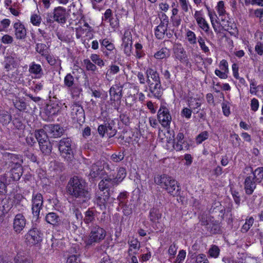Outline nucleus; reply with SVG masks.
Returning <instances> with one entry per match:
<instances>
[{
  "label": "nucleus",
  "mask_w": 263,
  "mask_h": 263,
  "mask_svg": "<svg viewBox=\"0 0 263 263\" xmlns=\"http://www.w3.org/2000/svg\"><path fill=\"white\" fill-rule=\"evenodd\" d=\"M10 177L13 181L18 180L23 174L22 166H11Z\"/></svg>",
  "instance_id": "4be33fe9"
},
{
  "label": "nucleus",
  "mask_w": 263,
  "mask_h": 263,
  "mask_svg": "<svg viewBox=\"0 0 263 263\" xmlns=\"http://www.w3.org/2000/svg\"><path fill=\"white\" fill-rule=\"evenodd\" d=\"M58 149L60 155L68 162H71L74 158L72 140L70 138H64L60 140Z\"/></svg>",
  "instance_id": "39448f33"
},
{
  "label": "nucleus",
  "mask_w": 263,
  "mask_h": 263,
  "mask_svg": "<svg viewBox=\"0 0 263 263\" xmlns=\"http://www.w3.org/2000/svg\"><path fill=\"white\" fill-rule=\"evenodd\" d=\"M149 218L154 222H159L161 219V214L159 210L156 208L152 209L149 212Z\"/></svg>",
  "instance_id": "c85d7f7f"
},
{
  "label": "nucleus",
  "mask_w": 263,
  "mask_h": 263,
  "mask_svg": "<svg viewBox=\"0 0 263 263\" xmlns=\"http://www.w3.org/2000/svg\"><path fill=\"white\" fill-rule=\"evenodd\" d=\"M122 86L120 84H116L111 87L109 89L111 100L114 101L121 100L122 97Z\"/></svg>",
  "instance_id": "4468645a"
},
{
  "label": "nucleus",
  "mask_w": 263,
  "mask_h": 263,
  "mask_svg": "<svg viewBox=\"0 0 263 263\" xmlns=\"http://www.w3.org/2000/svg\"><path fill=\"white\" fill-rule=\"evenodd\" d=\"M209 137V133L206 131H204L201 132L200 134H199L196 138V141L197 144L201 143L203 141L205 140L208 139Z\"/></svg>",
  "instance_id": "49530a36"
},
{
  "label": "nucleus",
  "mask_w": 263,
  "mask_h": 263,
  "mask_svg": "<svg viewBox=\"0 0 263 263\" xmlns=\"http://www.w3.org/2000/svg\"><path fill=\"white\" fill-rule=\"evenodd\" d=\"M31 22L33 25L38 26L41 24V17L37 14H33L31 17Z\"/></svg>",
  "instance_id": "13d9d810"
},
{
  "label": "nucleus",
  "mask_w": 263,
  "mask_h": 263,
  "mask_svg": "<svg viewBox=\"0 0 263 263\" xmlns=\"http://www.w3.org/2000/svg\"><path fill=\"white\" fill-rule=\"evenodd\" d=\"M122 45L124 48L125 53L127 55H130L132 51V43H122Z\"/></svg>",
  "instance_id": "e2e57ef3"
},
{
  "label": "nucleus",
  "mask_w": 263,
  "mask_h": 263,
  "mask_svg": "<svg viewBox=\"0 0 263 263\" xmlns=\"http://www.w3.org/2000/svg\"><path fill=\"white\" fill-rule=\"evenodd\" d=\"M186 37L190 44H195L196 43V36L194 32L189 30L186 33Z\"/></svg>",
  "instance_id": "09e8293b"
},
{
  "label": "nucleus",
  "mask_w": 263,
  "mask_h": 263,
  "mask_svg": "<svg viewBox=\"0 0 263 263\" xmlns=\"http://www.w3.org/2000/svg\"><path fill=\"white\" fill-rule=\"evenodd\" d=\"M14 263H32V260L29 257L17 254L14 259Z\"/></svg>",
  "instance_id": "c9c22d12"
},
{
  "label": "nucleus",
  "mask_w": 263,
  "mask_h": 263,
  "mask_svg": "<svg viewBox=\"0 0 263 263\" xmlns=\"http://www.w3.org/2000/svg\"><path fill=\"white\" fill-rule=\"evenodd\" d=\"M47 133V132H46L44 128L35 130V137L38 143L49 140L48 136Z\"/></svg>",
  "instance_id": "bb28decb"
},
{
  "label": "nucleus",
  "mask_w": 263,
  "mask_h": 263,
  "mask_svg": "<svg viewBox=\"0 0 263 263\" xmlns=\"http://www.w3.org/2000/svg\"><path fill=\"white\" fill-rule=\"evenodd\" d=\"M198 42L200 46L201 50L205 53L209 52V48L205 45L204 40L201 36L198 37Z\"/></svg>",
  "instance_id": "3c124183"
},
{
  "label": "nucleus",
  "mask_w": 263,
  "mask_h": 263,
  "mask_svg": "<svg viewBox=\"0 0 263 263\" xmlns=\"http://www.w3.org/2000/svg\"><path fill=\"white\" fill-rule=\"evenodd\" d=\"M135 47L136 49V54L137 57L138 58H141L143 57L144 55V53L142 50V45L140 43H137L135 45Z\"/></svg>",
  "instance_id": "6e6d98bb"
},
{
  "label": "nucleus",
  "mask_w": 263,
  "mask_h": 263,
  "mask_svg": "<svg viewBox=\"0 0 263 263\" xmlns=\"http://www.w3.org/2000/svg\"><path fill=\"white\" fill-rule=\"evenodd\" d=\"M146 83L149 90L153 95L157 98H160L163 93V89L161 84L159 73L152 68H148L146 71Z\"/></svg>",
  "instance_id": "f03ea898"
},
{
  "label": "nucleus",
  "mask_w": 263,
  "mask_h": 263,
  "mask_svg": "<svg viewBox=\"0 0 263 263\" xmlns=\"http://www.w3.org/2000/svg\"><path fill=\"white\" fill-rule=\"evenodd\" d=\"M43 199L41 194L33 195L32 199V212L37 219L39 217L41 209L42 208Z\"/></svg>",
  "instance_id": "6e6552de"
},
{
  "label": "nucleus",
  "mask_w": 263,
  "mask_h": 263,
  "mask_svg": "<svg viewBox=\"0 0 263 263\" xmlns=\"http://www.w3.org/2000/svg\"><path fill=\"white\" fill-rule=\"evenodd\" d=\"M184 135L182 133H179L176 139H174L173 147L177 151L183 150V144H184Z\"/></svg>",
  "instance_id": "b1692460"
},
{
  "label": "nucleus",
  "mask_w": 263,
  "mask_h": 263,
  "mask_svg": "<svg viewBox=\"0 0 263 263\" xmlns=\"http://www.w3.org/2000/svg\"><path fill=\"white\" fill-rule=\"evenodd\" d=\"M125 155L124 152H118L113 154L111 156V159L115 162H119L123 160Z\"/></svg>",
  "instance_id": "79ce46f5"
},
{
  "label": "nucleus",
  "mask_w": 263,
  "mask_h": 263,
  "mask_svg": "<svg viewBox=\"0 0 263 263\" xmlns=\"http://www.w3.org/2000/svg\"><path fill=\"white\" fill-rule=\"evenodd\" d=\"M1 40L2 42L4 44H11L13 42V39L11 36L5 34L2 37Z\"/></svg>",
  "instance_id": "69168bd1"
},
{
  "label": "nucleus",
  "mask_w": 263,
  "mask_h": 263,
  "mask_svg": "<svg viewBox=\"0 0 263 263\" xmlns=\"http://www.w3.org/2000/svg\"><path fill=\"white\" fill-rule=\"evenodd\" d=\"M46 221L53 226H59L62 221L61 217L58 214L54 212H50L46 216Z\"/></svg>",
  "instance_id": "a211bd4d"
},
{
  "label": "nucleus",
  "mask_w": 263,
  "mask_h": 263,
  "mask_svg": "<svg viewBox=\"0 0 263 263\" xmlns=\"http://www.w3.org/2000/svg\"><path fill=\"white\" fill-rule=\"evenodd\" d=\"M64 82L65 86L68 88L72 87L74 85L73 77L70 73L67 74L64 78Z\"/></svg>",
  "instance_id": "ea45409f"
},
{
  "label": "nucleus",
  "mask_w": 263,
  "mask_h": 263,
  "mask_svg": "<svg viewBox=\"0 0 263 263\" xmlns=\"http://www.w3.org/2000/svg\"><path fill=\"white\" fill-rule=\"evenodd\" d=\"M83 63L85 65L86 69L89 71H95L97 69V66L93 64L90 60L85 59L83 60Z\"/></svg>",
  "instance_id": "de8ad7c7"
},
{
  "label": "nucleus",
  "mask_w": 263,
  "mask_h": 263,
  "mask_svg": "<svg viewBox=\"0 0 263 263\" xmlns=\"http://www.w3.org/2000/svg\"><path fill=\"white\" fill-rule=\"evenodd\" d=\"M69 14L66 9L62 7H58L53 9V17L55 22L60 24H65L66 22Z\"/></svg>",
  "instance_id": "9b49d317"
},
{
  "label": "nucleus",
  "mask_w": 263,
  "mask_h": 263,
  "mask_svg": "<svg viewBox=\"0 0 263 263\" xmlns=\"http://www.w3.org/2000/svg\"><path fill=\"white\" fill-rule=\"evenodd\" d=\"M111 16H112V11L111 9H108L106 10L104 16L102 18L103 21H106L109 22L110 23V25H112L113 23L111 22Z\"/></svg>",
  "instance_id": "4d7b16f0"
},
{
  "label": "nucleus",
  "mask_w": 263,
  "mask_h": 263,
  "mask_svg": "<svg viewBox=\"0 0 263 263\" xmlns=\"http://www.w3.org/2000/svg\"><path fill=\"white\" fill-rule=\"evenodd\" d=\"M197 23L199 27L201 28L204 31H205L206 33L208 32L210 29V27L207 22L203 17L200 18L199 21H197Z\"/></svg>",
  "instance_id": "4c0bfd02"
},
{
  "label": "nucleus",
  "mask_w": 263,
  "mask_h": 263,
  "mask_svg": "<svg viewBox=\"0 0 263 263\" xmlns=\"http://www.w3.org/2000/svg\"><path fill=\"white\" fill-rule=\"evenodd\" d=\"M44 128L50 138H56L61 137L64 133V129L58 124L45 125Z\"/></svg>",
  "instance_id": "9d476101"
},
{
  "label": "nucleus",
  "mask_w": 263,
  "mask_h": 263,
  "mask_svg": "<svg viewBox=\"0 0 263 263\" xmlns=\"http://www.w3.org/2000/svg\"><path fill=\"white\" fill-rule=\"evenodd\" d=\"M123 212L125 216H128L132 213V208L131 206L127 204L123 205Z\"/></svg>",
  "instance_id": "0e129e2a"
},
{
  "label": "nucleus",
  "mask_w": 263,
  "mask_h": 263,
  "mask_svg": "<svg viewBox=\"0 0 263 263\" xmlns=\"http://www.w3.org/2000/svg\"><path fill=\"white\" fill-rule=\"evenodd\" d=\"M66 193L81 203L87 202L91 197L86 183L78 176H74L69 179L66 186Z\"/></svg>",
  "instance_id": "f257e3e1"
},
{
  "label": "nucleus",
  "mask_w": 263,
  "mask_h": 263,
  "mask_svg": "<svg viewBox=\"0 0 263 263\" xmlns=\"http://www.w3.org/2000/svg\"><path fill=\"white\" fill-rule=\"evenodd\" d=\"M170 55L169 50L166 48H162L154 54V57L157 59L162 60L168 57Z\"/></svg>",
  "instance_id": "473e14b6"
},
{
  "label": "nucleus",
  "mask_w": 263,
  "mask_h": 263,
  "mask_svg": "<svg viewBox=\"0 0 263 263\" xmlns=\"http://www.w3.org/2000/svg\"><path fill=\"white\" fill-rule=\"evenodd\" d=\"M106 126V134L109 138L114 137L117 132V130L110 123H105Z\"/></svg>",
  "instance_id": "37998d69"
},
{
  "label": "nucleus",
  "mask_w": 263,
  "mask_h": 263,
  "mask_svg": "<svg viewBox=\"0 0 263 263\" xmlns=\"http://www.w3.org/2000/svg\"><path fill=\"white\" fill-rule=\"evenodd\" d=\"M196 263H209L207 257L204 254H199L196 257Z\"/></svg>",
  "instance_id": "603ef678"
},
{
  "label": "nucleus",
  "mask_w": 263,
  "mask_h": 263,
  "mask_svg": "<svg viewBox=\"0 0 263 263\" xmlns=\"http://www.w3.org/2000/svg\"><path fill=\"white\" fill-rule=\"evenodd\" d=\"M253 179L257 183H260L263 179V167H259L253 172Z\"/></svg>",
  "instance_id": "72a5a7b5"
},
{
  "label": "nucleus",
  "mask_w": 263,
  "mask_h": 263,
  "mask_svg": "<svg viewBox=\"0 0 263 263\" xmlns=\"http://www.w3.org/2000/svg\"><path fill=\"white\" fill-rule=\"evenodd\" d=\"M192 110L191 109L188 108H184L181 111V115L183 117H185L187 119H189L191 117L192 115Z\"/></svg>",
  "instance_id": "338daca9"
},
{
  "label": "nucleus",
  "mask_w": 263,
  "mask_h": 263,
  "mask_svg": "<svg viewBox=\"0 0 263 263\" xmlns=\"http://www.w3.org/2000/svg\"><path fill=\"white\" fill-rule=\"evenodd\" d=\"M128 196V193L126 191H124L120 193L117 197V200L121 202H125L127 201Z\"/></svg>",
  "instance_id": "680f3d73"
},
{
  "label": "nucleus",
  "mask_w": 263,
  "mask_h": 263,
  "mask_svg": "<svg viewBox=\"0 0 263 263\" xmlns=\"http://www.w3.org/2000/svg\"><path fill=\"white\" fill-rule=\"evenodd\" d=\"M186 256V252L183 250H180L177 255V258L175 263H182L183 260L185 259Z\"/></svg>",
  "instance_id": "5fc2aeb1"
},
{
  "label": "nucleus",
  "mask_w": 263,
  "mask_h": 263,
  "mask_svg": "<svg viewBox=\"0 0 263 263\" xmlns=\"http://www.w3.org/2000/svg\"><path fill=\"white\" fill-rule=\"evenodd\" d=\"M128 244L130 248L128 249V253L129 254L130 252L132 251V249L139 250L140 247V243L137 239L133 238L130 241H128Z\"/></svg>",
  "instance_id": "e433bc0d"
},
{
  "label": "nucleus",
  "mask_w": 263,
  "mask_h": 263,
  "mask_svg": "<svg viewBox=\"0 0 263 263\" xmlns=\"http://www.w3.org/2000/svg\"><path fill=\"white\" fill-rule=\"evenodd\" d=\"M35 50L44 57L49 53L48 48L46 44L43 43H37L36 44Z\"/></svg>",
  "instance_id": "2f4dec72"
},
{
  "label": "nucleus",
  "mask_w": 263,
  "mask_h": 263,
  "mask_svg": "<svg viewBox=\"0 0 263 263\" xmlns=\"http://www.w3.org/2000/svg\"><path fill=\"white\" fill-rule=\"evenodd\" d=\"M1 204L2 205L4 212L7 213L12 209L13 211L15 206L13 208L11 200L10 198H5L1 201Z\"/></svg>",
  "instance_id": "c756f323"
},
{
  "label": "nucleus",
  "mask_w": 263,
  "mask_h": 263,
  "mask_svg": "<svg viewBox=\"0 0 263 263\" xmlns=\"http://www.w3.org/2000/svg\"><path fill=\"white\" fill-rule=\"evenodd\" d=\"M155 182L173 196L179 194L180 187L176 180L165 174L158 175L155 177Z\"/></svg>",
  "instance_id": "7ed1b4c3"
},
{
  "label": "nucleus",
  "mask_w": 263,
  "mask_h": 263,
  "mask_svg": "<svg viewBox=\"0 0 263 263\" xmlns=\"http://www.w3.org/2000/svg\"><path fill=\"white\" fill-rule=\"evenodd\" d=\"M219 253L220 249L216 245H212L208 251L209 255L213 258H217Z\"/></svg>",
  "instance_id": "58836bf2"
},
{
  "label": "nucleus",
  "mask_w": 263,
  "mask_h": 263,
  "mask_svg": "<svg viewBox=\"0 0 263 263\" xmlns=\"http://www.w3.org/2000/svg\"><path fill=\"white\" fill-rule=\"evenodd\" d=\"M256 182L253 178L251 176L247 177L245 181V189L246 193L248 195H251L253 192L254 189L256 188Z\"/></svg>",
  "instance_id": "6ab92c4d"
},
{
  "label": "nucleus",
  "mask_w": 263,
  "mask_h": 263,
  "mask_svg": "<svg viewBox=\"0 0 263 263\" xmlns=\"http://www.w3.org/2000/svg\"><path fill=\"white\" fill-rule=\"evenodd\" d=\"M230 137L233 145H234L235 146H237L239 145L240 139L239 138L237 134L235 133L232 134L231 135Z\"/></svg>",
  "instance_id": "bf43d9fd"
},
{
  "label": "nucleus",
  "mask_w": 263,
  "mask_h": 263,
  "mask_svg": "<svg viewBox=\"0 0 263 263\" xmlns=\"http://www.w3.org/2000/svg\"><path fill=\"white\" fill-rule=\"evenodd\" d=\"M109 198L110 193L109 190H107L105 192H103V194L96 196V202L99 205H105L108 202Z\"/></svg>",
  "instance_id": "a878e982"
},
{
  "label": "nucleus",
  "mask_w": 263,
  "mask_h": 263,
  "mask_svg": "<svg viewBox=\"0 0 263 263\" xmlns=\"http://www.w3.org/2000/svg\"><path fill=\"white\" fill-rule=\"evenodd\" d=\"M9 166H22L23 160L18 156L12 154H7Z\"/></svg>",
  "instance_id": "5701e85b"
},
{
  "label": "nucleus",
  "mask_w": 263,
  "mask_h": 263,
  "mask_svg": "<svg viewBox=\"0 0 263 263\" xmlns=\"http://www.w3.org/2000/svg\"><path fill=\"white\" fill-rule=\"evenodd\" d=\"M11 120V116L7 111H3L0 113V123L3 125H7Z\"/></svg>",
  "instance_id": "f704fd0d"
},
{
  "label": "nucleus",
  "mask_w": 263,
  "mask_h": 263,
  "mask_svg": "<svg viewBox=\"0 0 263 263\" xmlns=\"http://www.w3.org/2000/svg\"><path fill=\"white\" fill-rule=\"evenodd\" d=\"M14 29L15 30V35L17 39H24L26 36V30L21 22H17L14 24Z\"/></svg>",
  "instance_id": "f3484780"
},
{
  "label": "nucleus",
  "mask_w": 263,
  "mask_h": 263,
  "mask_svg": "<svg viewBox=\"0 0 263 263\" xmlns=\"http://www.w3.org/2000/svg\"><path fill=\"white\" fill-rule=\"evenodd\" d=\"M45 58H46L48 63L51 66L55 65L57 62L56 59L49 53L46 55Z\"/></svg>",
  "instance_id": "774afa93"
},
{
  "label": "nucleus",
  "mask_w": 263,
  "mask_h": 263,
  "mask_svg": "<svg viewBox=\"0 0 263 263\" xmlns=\"http://www.w3.org/2000/svg\"><path fill=\"white\" fill-rule=\"evenodd\" d=\"M97 214V212L96 210L91 209H88L84 213V222L87 225L90 223L93 224Z\"/></svg>",
  "instance_id": "aec40b11"
},
{
  "label": "nucleus",
  "mask_w": 263,
  "mask_h": 263,
  "mask_svg": "<svg viewBox=\"0 0 263 263\" xmlns=\"http://www.w3.org/2000/svg\"><path fill=\"white\" fill-rule=\"evenodd\" d=\"M89 228L90 233L88 238L85 241L86 247L87 248L95 246L96 243H99L106 236V231L97 224H92Z\"/></svg>",
  "instance_id": "20e7f679"
},
{
  "label": "nucleus",
  "mask_w": 263,
  "mask_h": 263,
  "mask_svg": "<svg viewBox=\"0 0 263 263\" xmlns=\"http://www.w3.org/2000/svg\"><path fill=\"white\" fill-rule=\"evenodd\" d=\"M132 33L129 30H126L122 37V43H132Z\"/></svg>",
  "instance_id": "a18cd8bd"
},
{
  "label": "nucleus",
  "mask_w": 263,
  "mask_h": 263,
  "mask_svg": "<svg viewBox=\"0 0 263 263\" xmlns=\"http://www.w3.org/2000/svg\"><path fill=\"white\" fill-rule=\"evenodd\" d=\"M14 106L16 108L20 111H24L26 109L27 105L26 102L23 99H19L14 102Z\"/></svg>",
  "instance_id": "a19ab883"
},
{
  "label": "nucleus",
  "mask_w": 263,
  "mask_h": 263,
  "mask_svg": "<svg viewBox=\"0 0 263 263\" xmlns=\"http://www.w3.org/2000/svg\"><path fill=\"white\" fill-rule=\"evenodd\" d=\"M174 52L176 59L181 62L187 61L186 52L181 44H176L174 47Z\"/></svg>",
  "instance_id": "dca6fc26"
},
{
  "label": "nucleus",
  "mask_w": 263,
  "mask_h": 263,
  "mask_svg": "<svg viewBox=\"0 0 263 263\" xmlns=\"http://www.w3.org/2000/svg\"><path fill=\"white\" fill-rule=\"evenodd\" d=\"M40 150L45 156H49L51 153L52 147L49 140L39 143Z\"/></svg>",
  "instance_id": "393cba45"
},
{
  "label": "nucleus",
  "mask_w": 263,
  "mask_h": 263,
  "mask_svg": "<svg viewBox=\"0 0 263 263\" xmlns=\"http://www.w3.org/2000/svg\"><path fill=\"white\" fill-rule=\"evenodd\" d=\"M29 71L30 73L35 75L36 78H40L43 74V70L40 64H36L35 62H32L29 68Z\"/></svg>",
  "instance_id": "412c9836"
},
{
  "label": "nucleus",
  "mask_w": 263,
  "mask_h": 263,
  "mask_svg": "<svg viewBox=\"0 0 263 263\" xmlns=\"http://www.w3.org/2000/svg\"><path fill=\"white\" fill-rule=\"evenodd\" d=\"M26 220L22 214H17L13 220V229L17 233H20L25 227Z\"/></svg>",
  "instance_id": "f8f14e48"
},
{
  "label": "nucleus",
  "mask_w": 263,
  "mask_h": 263,
  "mask_svg": "<svg viewBox=\"0 0 263 263\" xmlns=\"http://www.w3.org/2000/svg\"><path fill=\"white\" fill-rule=\"evenodd\" d=\"M80 262L79 255H72L67 258L66 263H80Z\"/></svg>",
  "instance_id": "052dcab7"
},
{
  "label": "nucleus",
  "mask_w": 263,
  "mask_h": 263,
  "mask_svg": "<svg viewBox=\"0 0 263 263\" xmlns=\"http://www.w3.org/2000/svg\"><path fill=\"white\" fill-rule=\"evenodd\" d=\"M115 181L112 178H110L108 176H106L100 181L98 184V187L101 191H104L105 190L109 189L117 186V183L115 182Z\"/></svg>",
  "instance_id": "ddd939ff"
},
{
  "label": "nucleus",
  "mask_w": 263,
  "mask_h": 263,
  "mask_svg": "<svg viewBox=\"0 0 263 263\" xmlns=\"http://www.w3.org/2000/svg\"><path fill=\"white\" fill-rule=\"evenodd\" d=\"M71 116L77 120H81L84 118L85 114L84 109L81 105L78 103H74L71 106Z\"/></svg>",
  "instance_id": "2eb2a0df"
},
{
  "label": "nucleus",
  "mask_w": 263,
  "mask_h": 263,
  "mask_svg": "<svg viewBox=\"0 0 263 263\" xmlns=\"http://www.w3.org/2000/svg\"><path fill=\"white\" fill-rule=\"evenodd\" d=\"M42 236L41 231L36 228H33L26 234L25 238L29 244L34 245L42 241Z\"/></svg>",
  "instance_id": "0eeeda50"
},
{
  "label": "nucleus",
  "mask_w": 263,
  "mask_h": 263,
  "mask_svg": "<svg viewBox=\"0 0 263 263\" xmlns=\"http://www.w3.org/2000/svg\"><path fill=\"white\" fill-rule=\"evenodd\" d=\"M217 10L219 15H222L226 13V11L225 10L224 2L222 1H219L218 3Z\"/></svg>",
  "instance_id": "864d4df0"
},
{
  "label": "nucleus",
  "mask_w": 263,
  "mask_h": 263,
  "mask_svg": "<svg viewBox=\"0 0 263 263\" xmlns=\"http://www.w3.org/2000/svg\"><path fill=\"white\" fill-rule=\"evenodd\" d=\"M254 218L252 217L247 219L245 223L242 226V229L244 230L245 232H247L252 226Z\"/></svg>",
  "instance_id": "8fccbe9b"
},
{
  "label": "nucleus",
  "mask_w": 263,
  "mask_h": 263,
  "mask_svg": "<svg viewBox=\"0 0 263 263\" xmlns=\"http://www.w3.org/2000/svg\"><path fill=\"white\" fill-rule=\"evenodd\" d=\"M102 171L103 168L102 166L99 165L97 163H94L91 165L89 176L92 179H95L100 175Z\"/></svg>",
  "instance_id": "cd10ccee"
},
{
  "label": "nucleus",
  "mask_w": 263,
  "mask_h": 263,
  "mask_svg": "<svg viewBox=\"0 0 263 263\" xmlns=\"http://www.w3.org/2000/svg\"><path fill=\"white\" fill-rule=\"evenodd\" d=\"M91 60L98 65L99 66L102 67L104 65V61L100 58V56L97 54H92L90 56Z\"/></svg>",
  "instance_id": "c03bdc74"
},
{
  "label": "nucleus",
  "mask_w": 263,
  "mask_h": 263,
  "mask_svg": "<svg viewBox=\"0 0 263 263\" xmlns=\"http://www.w3.org/2000/svg\"><path fill=\"white\" fill-rule=\"evenodd\" d=\"M160 21V24L155 29V35L158 39H162L164 38L168 24V18L165 14H162L161 15Z\"/></svg>",
  "instance_id": "1a4fd4ad"
},
{
  "label": "nucleus",
  "mask_w": 263,
  "mask_h": 263,
  "mask_svg": "<svg viewBox=\"0 0 263 263\" xmlns=\"http://www.w3.org/2000/svg\"><path fill=\"white\" fill-rule=\"evenodd\" d=\"M126 176V171L125 168L124 167H120L118 171V173L117 176L115 177H113L112 178L115 181V183L118 185L120 182H121L125 178Z\"/></svg>",
  "instance_id": "7c9ffc66"
},
{
  "label": "nucleus",
  "mask_w": 263,
  "mask_h": 263,
  "mask_svg": "<svg viewBox=\"0 0 263 263\" xmlns=\"http://www.w3.org/2000/svg\"><path fill=\"white\" fill-rule=\"evenodd\" d=\"M158 119L162 126L166 127L170 126L172 117L168 108L161 106L158 112Z\"/></svg>",
  "instance_id": "423d86ee"
}]
</instances>
